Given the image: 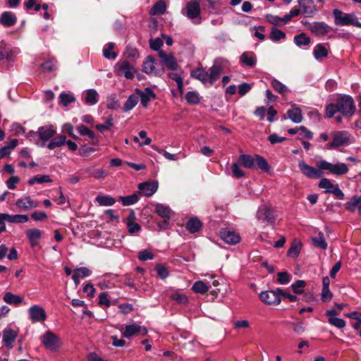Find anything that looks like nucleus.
<instances>
[{"instance_id": "1", "label": "nucleus", "mask_w": 361, "mask_h": 361, "mask_svg": "<svg viewBox=\"0 0 361 361\" xmlns=\"http://www.w3.org/2000/svg\"><path fill=\"white\" fill-rule=\"evenodd\" d=\"M298 166L302 174L309 178L322 177L323 173L322 171H328L331 174L336 176H342L348 171V167L344 163L331 164L325 160L317 161V169L309 166L304 161H300Z\"/></svg>"}, {"instance_id": "2", "label": "nucleus", "mask_w": 361, "mask_h": 361, "mask_svg": "<svg viewBox=\"0 0 361 361\" xmlns=\"http://www.w3.org/2000/svg\"><path fill=\"white\" fill-rule=\"evenodd\" d=\"M355 111V106L353 98L348 95L340 97L336 104H330L326 107V116L331 118L336 112L348 116H352Z\"/></svg>"}, {"instance_id": "3", "label": "nucleus", "mask_w": 361, "mask_h": 361, "mask_svg": "<svg viewBox=\"0 0 361 361\" xmlns=\"http://www.w3.org/2000/svg\"><path fill=\"white\" fill-rule=\"evenodd\" d=\"M238 164L247 169H254L257 166L265 172H268L269 170V166L267 160L258 154L253 157L245 154H240L238 158Z\"/></svg>"}, {"instance_id": "4", "label": "nucleus", "mask_w": 361, "mask_h": 361, "mask_svg": "<svg viewBox=\"0 0 361 361\" xmlns=\"http://www.w3.org/2000/svg\"><path fill=\"white\" fill-rule=\"evenodd\" d=\"M335 24L340 26L353 25L361 27V23L358 21L357 18L353 13H345L339 9L333 11Z\"/></svg>"}, {"instance_id": "5", "label": "nucleus", "mask_w": 361, "mask_h": 361, "mask_svg": "<svg viewBox=\"0 0 361 361\" xmlns=\"http://www.w3.org/2000/svg\"><path fill=\"white\" fill-rule=\"evenodd\" d=\"M351 138L352 137L348 131H335L332 134V141L327 145L326 147L332 149L347 146L352 143Z\"/></svg>"}, {"instance_id": "6", "label": "nucleus", "mask_w": 361, "mask_h": 361, "mask_svg": "<svg viewBox=\"0 0 361 361\" xmlns=\"http://www.w3.org/2000/svg\"><path fill=\"white\" fill-rule=\"evenodd\" d=\"M43 345L49 350L58 351L62 345L61 338L51 331H47L40 338Z\"/></svg>"}, {"instance_id": "7", "label": "nucleus", "mask_w": 361, "mask_h": 361, "mask_svg": "<svg viewBox=\"0 0 361 361\" xmlns=\"http://www.w3.org/2000/svg\"><path fill=\"white\" fill-rule=\"evenodd\" d=\"M114 71L118 76H124L126 79H133L136 73V69L126 60L118 61L115 66Z\"/></svg>"}, {"instance_id": "8", "label": "nucleus", "mask_w": 361, "mask_h": 361, "mask_svg": "<svg viewBox=\"0 0 361 361\" xmlns=\"http://www.w3.org/2000/svg\"><path fill=\"white\" fill-rule=\"evenodd\" d=\"M200 13V5L196 1H190L188 2L185 10L182 11V13L185 15L189 19L194 20L195 24L201 23Z\"/></svg>"}, {"instance_id": "9", "label": "nucleus", "mask_w": 361, "mask_h": 361, "mask_svg": "<svg viewBox=\"0 0 361 361\" xmlns=\"http://www.w3.org/2000/svg\"><path fill=\"white\" fill-rule=\"evenodd\" d=\"M281 288L262 291L259 294L260 300L268 305H277L281 302Z\"/></svg>"}, {"instance_id": "10", "label": "nucleus", "mask_w": 361, "mask_h": 361, "mask_svg": "<svg viewBox=\"0 0 361 361\" xmlns=\"http://www.w3.org/2000/svg\"><path fill=\"white\" fill-rule=\"evenodd\" d=\"M142 67L143 71L148 75L151 74L156 76H161L164 73L162 66L161 68H156L155 60L152 56H148L146 58L143 62Z\"/></svg>"}, {"instance_id": "11", "label": "nucleus", "mask_w": 361, "mask_h": 361, "mask_svg": "<svg viewBox=\"0 0 361 361\" xmlns=\"http://www.w3.org/2000/svg\"><path fill=\"white\" fill-rule=\"evenodd\" d=\"M30 319L33 322H43L47 319V314L44 307L35 305L28 309Z\"/></svg>"}, {"instance_id": "12", "label": "nucleus", "mask_w": 361, "mask_h": 361, "mask_svg": "<svg viewBox=\"0 0 361 361\" xmlns=\"http://www.w3.org/2000/svg\"><path fill=\"white\" fill-rule=\"evenodd\" d=\"M300 13L306 18L313 17L317 12L316 5L312 0H298Z\"/></svg>"}, {"instance_id": "13", "label": "nucleus", "mask_w": 361, "mask_h": 361, "mask_svg": "<svg viewBox=\"0 0 361 361\" xmlns=\"http://www.w3.org/2000/svg\"><path fill=\"white\" fill-rule=\"evenodd\" d=\"M256 217L258 220L267 221L269 223H274L275 221L273 210L267 204H263L259 207Z\"/></svg>"}, {"instance_id": "14", "label": "nucleus", "mask_w": 361, "mask_h": 361, "mask_svg": "<svg viewBox=\"0 0 361 361\" xmlns=\"http://www.w3.org/2000/svg\"><path fill=\"white\" fill-rule=\"evenodd\" d=\"M331 30V27L324 22H313L310 24V31L317 37H324Z\"/></svg>"}, {"instance_id": "15", "label": "nucleus", "mask_w": 361, "mask_h": 361, "mask_svg": "<svg viewBox=\"0 0 361 361\" xmlns=\"http://www.w3.org/2000/svg\"><path fill=\"white\" fill-rule=\"evenodd\" d=\"M29 218L25 214H15L11 215L8 214H0V224H3V221H8L9 223H26L28 221Z\"/></svg>"}, {"instance_id": "16", "label": "nucleus", "mask_w": 361, "mask_h": 361, "mask_svg": "<svg viewBox=\"0 0 361 361\" xmlns=\"http://www.w3.org/2000/svg\"><path fill=\"white\" fill-rule=\"evenodd\" d=\"M16 205L20 209L27 211L37 207L39 202L32 200L29 196H23L17 200Z\"/></svg>"}, {"instance_id": "17", "label": "nucleus", "mask_w": 361, "mask_h": 361, "mask_svg": "<svg viewBox=\"0 0 361 361\" xmlns=\"http://www.w3.org/2000/svg\"><path fill=\"white\" fill-rule=\"evenodd\" d=\"M31 247L37 246L42 236V231L38 228H30L25 232Z\"/></svg>"}, {"instance_id": "18", "label": "nucleus", "mask_w": 361, "mask_h": 361, "mask_svg": "<svg viewBox=\"0 0 361 361\" xmlns=\"http://www.w3.org/2000/svg\"><path fill=\"white\" fill-rule=\"evenodd\" d=\"M135 92L140 97L141 104L144 107H147L149 102L156 97L155 93L149 87L145 88L144 91H142L139 89H135Z\"/></svg>"}, {"instance_id": "19", "label": "nucleus", "mask_w": 361, "mask_h": 361, "mask_svg": "<svg viewBox=\"0 0 361 361\" xmlns=\"http://www.w3.org/2000/svg\"><path fill=\"white\" fill-rule=\"evenodd\" d=\"M18 331L12 329H5L3 332L2 339L5 345L8 348L11 349L13 348V344L15 342L16 338L18 337Z\"/></svg>"}, {"instance_id": "20", "label": "nucleus", "mask_w": 361, "mask_h": 361, "mask_svg": "<svg viewBox=\"0 0 361 361\" xmlns=\"http://www.w3.org/2000/svg\"><path fill=\"white\" fill-rule=\"evenodd\" d=\"M159 56L161 58V61L167 68L171 71H175L178 68L177 60L173 54H166L163 50L159 51Z\"/></svg>"}, {"instance_id": "21", "label": "nucleus", "mask_w": 361, "mask_h": 361, "mask_svg": "<svg viewBox=\"0 0 361 361\" xmlns=\"http://www.w3.org/2000/svg\"><path fill=\"white\" fill-rule=\"evenodd\" d=\"M158 189V183L154 182H145L139 185V190L140 192L147 197L152 196L154 194Z\"/></svg>"}, {"instance_id": "22", "label": "nucleus", "mask_w": 361, "mask_h": 361, "mask_svg": "<svg viewBox=\"0 0 361 361\" xmlns=\"http://www.w3.org/2000/svg\"><path fill=\"white\" fill-rule=\"evenodd\" d=\"M221 239L228 244L235 245L240 242V237L235 231L230 230H224L221 232Z\"/></svg>"}, {"instance_id": "23", "label": "nucleus", "mask_w": 361, "mask_h": 361, "mask_svg": "<svg viewBox=\"0 0 361 361\" xmlns=\"http://www.w3.org/2000/svg\"><path fill=\"white\" fill-rule=\"evenodd\" d=\"M223 69L224 66L221 62L215 61L209 73L210 85H212L219 79Z\"/></svg>"}, {"instance_id": "24", "label": "nucleus", "mask_w": 361, "mask_h": 361, "mask_svg": "<svg viewBox=\"0 0 361 361\" xmlns=\"http://www.w3.org/2000/svg\"><path fill=\"white\" fill-rule=\"evenodd\" d=\"M138 333H140L142 335H146L147 334V330L145 327H142L136 324H133L126 326L123 336L126 338H130Z\"/></svg>"}, {"instance_id": "25", "label": "nucleus", "mask_w": 361, "mask_h": 361, "mask_svg": "<svg viewBox=\"0 0 361 361\" xmlns=\"http://www.w3.org/2000/svg\"><path fill=\"white\" fill-rule=\"evenodd\" d=\"M56 133L54 126L47 125L42 126L38 129V133L40 139L45 142L51 139Z\"/></svg>"}, {"instance_id": "26", "label": "nucleus", "mask_w": 361, "mask_h": 361, "mask_svg": "<svg viewBox=\"0 0 361 361\" xmlns=\"http://www.w3.org/2000/svg\"><path fill=\"white\" fill-rule=\"evenodd\" d=\"M190 76L200 80L204 85L209 84V73L202 67L192 70L190 72Z\"/></svg>"}, {"instance_id": "27", "label": "nucleus", "mask_w": 361, "mask_h": 361, "mask_svg": "<svg viewBox=\"0 0 361 361\" xmlns=\"http://www.w3.org/2000/svg\"><path fill=\"white\" fill-rule=\"evenodd\" d=\"M0 22L6 27H11L16 23L17 18L13 13L11 11H5L1 15Z\"/></svg>"}, {"instance_id": "28", "label": "nucleus", "mask_w": 361, "mask_h": 361, "mask_svg": "<svg viewBox=\"0 0 361 361\" xmlns=\"http://www.w3.org/2000/svg\"><path fill=\"white\" fill-rule=\"evenodd\" d=\"M313 55L316 60L326 58L329 55V50L324 44H317L313 49Z\"/></svg>"}, {"instance_id": "29", "label": "nucleus", "mask_w": 361, "mask_h": 361, "mask_svg": "<svg viewBox=\"0 0 361 361\" xmlns=\"http://www.w3.org/2000/svg\"><path fill=\"white\" fill-rule=\"evenodd\" d=\"M287 114L288 118L295 123H300L302 121V115L301 109L296 105H293V109L288 110Z\"/></svg>"}, {"instance_id": "30", "label": "nucleus", "mask_w": 361, "mask_h": 361, "mask_svg": "<svg viewBox=\"0 0 361 361\" xmlns=\"http://www.w3.org/2000/svg\"><path fill=\"white\" fill-rule=\"evenodd\" d=\"M345 209L350 212L358 209L359 212H361V195L353 196L349 202H346Z\"/></svg>"}, {"instance_id": "31", "label": "nucleus", "mask_w": 361, "mask_h": 361, "mask_svg": "<svg viewBox=\"0 0 361 361\" xmlns=\"http://www.w3.org/2000/svg\"><path fill=\"white\" fill-rule=\"evenodd\" d=\"M294 43L299 47H307L311 43V39L305 33L297 35L293 39Z\"/></svg>"}, {"instance_id": "32", "label": "nucleus", "mask_w": 361, "mask_h": 361, "mask_svg": "<svg viewBox=\"0 0 361 361\" xmlns=\"http://www.w3.org/2000/svg\"><path fill=\"white\" fill-rule=\"evenodd\" d=\"M155 210L159 216L166 219L164 223H166V220L170 219L171 209L169 207L161 204H157L155 207Z\"/></svg>"}, {"instance_id": "33", "label": "nucleus", "mask_w": 361, "mask_h": 361, "mask_svg": "<svg viewBox=\"0 0 361 361\" xmlns=\"http://www.w3.org/2000/svg\"><path fill=\"white\" fill-rule=\"evenodd\" d=\"M3 300L8 304H13L16 305H19L23 301V298L19 295H14L11 292H7L4 294Z\"/></svg>"}, {"instance_id": "34", "label": "nucleus", "mask_w": 361, "mask_h": 361, "mask_svg": "<svg viewBox=\"0 0 361 361\" xmlns=\"http://www.w3.org/2000/svg\"><path fill=\"white\" fill-rule=\"evenodd\" d=\"M135 214L132 212L127 219V228L130 233H137L140 230V226L134 221Z\"/></svg>"}, {"instance_id": "35", "label": "nucleus", "mask_w": 361, "mask_h": 361, "mask_svg": "<svg viewBox=\"0 0 361 361\" xmlns=\"http://www.w3.org/2000/svg\"><path fill=\"white\" fill-rule=\"evenodd\" d=\"M166 5L163 0L157 1L150 9V14L153 16L162 15L165 13Z\"/></svg>"}, {"instance_id": "36", "label": "nucleus", "mask_w": 361, "mask_h": 361, "mask_svg": "<svg viewBox=\"0 0 361 361\" xmlns=\"http://www.w3.org/2000/svg\"><path fill=\"white\" fill-rule=\"evenodd\" d=\"M97 202L100 206H112L116 203V200L109 195H98L96 197Z\"/></svg>"}, {"instance_id": "37", "label": "nucleus", "mask_w": 361, "mask_h": 361, "mask_svg": "<svg viewBox=\"0 0 361 361\" xmlns=\"http://www.w3.org/2000/svg\"><path fill=\"white\" fill-rule=\"evenodd\" d=\"M312 241L313 245L317 247H319L322 250L327 248V243L324 239V234L321 232L318 233L317 236L312 238Z\"/></svg>"}, {"instance_id": "38", "label": "nucleus", "mask_w": 361, "mask_h": 361, "mask_svg": "<svg viewBox=\"0 0 361 361\" xmlns=\"http://www.w3.org/2000/svg\"><path fill=\"white\" fill-rule=\"evenodd\" d=\"M240 61L248 66H254L256 63V57L252 53L244 52L240 56Z\"/></svg>"}, {"instance_id": "39", "label": "nucleus", "mask_w": 361, "mask_h": 361, "mask_svg": "<svg viewBox=\"0 0 361 361\" xmlns=\"http://www.w3.org/2000/svg\"><path fill=\"white\" fill-rule=\"evenodd\" d=\"M139 100V97L136 96L135 94H131L128 97L126 102L124 104L123 106V111L125 112L129 111L131 109H133L136 104H137Z\"/></svg>"}, {"instance_id": "40", "label": "nucleus", "mask_w": 361, "mask_h": 361, "mask_svg": "<svg viewBox=\"0 0 361 361\" xmlns=\"http://www.w3.org/2000/svg\"><path fill=\"white\" fill-rule=\"evenodd\" d=\"M202 226V224L197 218L190 219L186 224V228L190 233L197 232Z\"/></svg>"}, {"instance_id": "41", "label": "nucleus", "mask_w": 361, "mask_h": 361, "mask_svg": "<svg viewBox=\"0 0 361 361\" xmlns=\"http://www.w3.org/2000/svg\"><path fill=\"white\" fill-rule=\"evenodd\" d=\"M99 95L96 90H88L86 92L85 102L90 105H94L98 102Z\"/></svg>"}, {"instance_id": "42", "label": "nucleus", "mask_w": 361, "mask_h": 361, "mask_svg": "<svg viewBox=\"0 0 361 361\" xmlns=\"http://www.w3.org/2000/svg\"><path fill=\"white\" fill-rule=\"evenodd\" d=\"M66 143V137L60 135L52 139L48 144L47 147L49 149H54L56 147H59Z\"/></svg>"}, {"instance_id": "43", "label": "nucleus", "mask_w": 361, "mask_h": 361, "mask_svg": "<svg viewBox=\"0 0 361 361\" xmlns=\"http://www.w3.org/2000/svg\"><path fill=\"white\" fill-rule=\"evenodd\" d=\"M271 87L279 93L281 94H285L288 92V87L281 83L280 81L276 79H273L271 82Z\"/></svg>"}, {"instance_id": "44", "label": "nucleus", "mask_w": 361, "mask_h": 361, "mask_svg": "<svg viewBox=\"0 0 361 361\" xmlns=\"http://www.w3.org/2000/svg\"><path fill=\"white\" fill-rule=\"evenodd\" d=\"M285 38H286V34L283 31H282L278 28H276V27H273L271 30L270 39L272 41L277 42L281 39H284Z\"/></svg>"}, {"instance_id": "45", "label": "nucleus", "mask_w": 361, "mask_h": 361, "mask_svg": "<svg viewBox=\"0 0 361 361\" xmlns=\"http://www.w3.org/2000/svg\"><path fill=\"white\" fill-rule=\"evenodd\" d=\"M114 48V43L109 42L103 50V54L105 58L108 59H115L117 57V54L113 51Z\"/></svg>"}, {"instance_id": "46", "label": "nucleus", "mask_w": 361, "mask_h": 361, "mask_svg": "<svg viewBox=\"0 0 361 361\" xmlns=\"http://www.w3.org/2000/svg\"><path fill=\"white\" fill-rule=\"evenodd\" d=\"M87 171L90 176L96 179L104 178L107 175V172L102 169H88Z\"/></svg>"}, {"instance_id": "47", "label": "nucleus", "mask_w": 361, "mask_h": 361, "mask_svg": "<svg viewBox=\"0 0 361 361\" xmlns=\"http://www.w3.org/2000/svg\"><path fill=\"white\" fill-rule=\"evenodd\" d=\"M192 290L197 293H205L209 290V286L202 281H196L192 286Z\"/></svg>"}, {"instance_id": "48", "label": "nucleus", "mask_w": 361, "mask_h": 361, "mask_svg": "<svg viewBox=\"0 0 361 361\" xmlns=\"http://www.w3.org/2000/svg\"><path fill=\"white\" fill-rule=\"evenodd\" d=\"M120 200L124 206H129L136 203L139 198L137 195L133 194L128 196L120 197Z\"/></svg>"}, {"instance_id": "49", "label": "nucleus", "mask_w": 361, "mask_h": 361, "mask_svg": "<svg viewBox=\"0 0 361 361\" xmlns=\"http://www.w3.org/2000/svg\"><path fill=\"white\" fill-rule=\"evenodd\" d=\"M52 180L48 175H44L40 177L34 176L28 180L30 185H34L35 183H51Z\"/></svg>"}, {"instance_id": "50", "label": "nucleus", "mask_w": 361, "mask_h": 361, "mask_svg": "<svg viewBox=\"0 0 361 361\" xmlns=\"http://www.w3.org/2000/svg\"><path fill=\"white\" fill-rule=\"evenodd\" d=\"M301 245L300 243H294L289 248L287 255L288 257L296 258L300 252Z\"/></svg>"}, {"instance_id": "51", "label": "nucleus", "mask_w": 361, "mask_h": 361, "mask_svg": "<svg viewBox=\"0 0 361 361\" xmlns=\"http://www.w3.org/2000/svg\"><path fill=\"white\" fill-rule=\"evenodd\" d=\"M170 298L180 305H185L188 301L187 296L179 292L171 293Z\"/></svg>"}, {"instance_id": "52", "label": "nucleus", "mask_w": 361, "mask_h": 361, "mask_svg": "<svg viewBox=\"0 0 361 361\" xmlns=\"http://www.w3.org/2000/svg\"><path fill=\"white\" fill-rule=\"evenodd\" d=\"M336 185H334L331 180L326 178H322L319 183V187L320 188L325 189V192H330V190H332Z\"/></svg>"}, {"instance_id": "53", "label": "nucleus", "mask_w": 361, "mask_h": 361, "mask_svg": "<svg viewBox=\"0 0 361 361\" xmlns=\"http://www.w3.org/2000/svg\"><path fill=\"white\" fill-rule=\"evenodd\" d=\"M60 103L64 106H68L70 103L75 102V97L71 94L63 92L59 96Z\"/></svg>"}, {"instance_id": "54", "label": "nucleus", "mask_w": 361, "mask_h": 361, "mask_svg": "<svg viewBox=\"0 0 361 361\" xmlns=\"http://www.w3.org/2000/svg\"><path fill=\"white\" fill-rule=\"evenodd\" d=\"M306 286V282L303 280H298L291 285L293 290L295 294H301L303 292V288Z\"/></svg>"}, {"instance_id": "55", "label": "nucleus", "mask_w": 361, "mask_h": 361, "mask_svg": "<svg viewBox=\"0 0 361 361\" xmlns=\"http://www.w3.org/2000/svg\"><path fill=\"white\" fill-rule=\"evenodd\" d=\"M328 321L329 324L338 329H342L345 326V320L338 317H331L329 318Z\"/></svg>"}, {"instance_id": "56", "label": "nucleus", "mask_w": 361, "mask_h": 361, "mask_svg": "<svg viewBox=\"0 0 361 361\" xmlns=\"http://www.w3.org/2000/svg\"><path fill=\"white\" fill-rule=\"evenodd\" d=\"M277 281L282 285L288 284L290 281V275L286 271L277 273Z\"/></svg>"}, {"instance_id": "57", "label": "nucleus", "mask_w": 361, "mask_h": 361, "mask_svg": "<svg viewBox=\"0 0 361 361\" xmlns=\"http://www.w3.org/2000/svg\"><path fill=\"white\" fill-rule=\"evenodd\" d=\"M185 99L188 103L192 104H196L200 102L198 94L193 91L188 92L186 94Z\"/></svg>"}, {"instance_id": "58", "label": "nucleus", "mask_w": 361, "mask_h": 361, "mask_svg": "<svg viewBox=\"0 0 361 361\" xmlns=\"http://www.w3.org/2000/svg\"><path fill=\"white\" fill-rule=\"evenodd\" d=\"M74 274L82 279L90 276L92 271L87 267H80L74 270Z\"/></svg>"}, {"instance_id": "59", "label": "nucleus", "mask_w": 361, "mask_h": 361, "mask_svg": "<svg viewBox=\"0 0 361 361\" xmlns=\"http://www.w3.org/2000/svg\"><path fill=\"white\" fill-rule=\"evenodd\" d=\"M265 19L271 25H274L275 26H282L281 19L279 16H274L271 14H267L265 16Z\"/></svg>"}, {"instance_id": "60", "label": "nucleus", "mask_w": 361, "mask_h": 361, "mask_svg": "<svg viewBox=\"0 0 361 361\" xmlns=\"http://www.w3.org/2000/svg\"><path fill=\"white\" fill-rule=\"evenodd\" d=\"M233 176L235 178H240L245 176V172L239 167L238 163H233L232 165Z\"/></svg>"}, {"instance_id": "61", "label": "nucleus", "mask_w": 361, "mask_h": 361, "mask_svg": "<svg viewBox=\"0 0 361 361\" xmlns=\"http://www.w3.org/2000/svg\"><path fill=\"white\" fill-rule=\"evenodd\" d=\"M154 254L147 250H141L138 253V258L141 261H147L154 258Z\"/></svg>"}, {"instance_id": "62", "label": "nucleus", "mask_w": 361, "mask_h": 361, "mask_svg": "<svg viewBox=\"0 0 361 361\" xmlns=\"http://www.w3.org/2000/svg\"><path fill=\"white\" fill-rule=\"evenodd\" d=\"M78 131L82 135H87L91 139L94 138V133L85 126H78Z\"/></svg>"}, {"instance_id": "63", "label": "nucleus", "mask_w": 361, "mask_h": 361, "mask_svg": "<svg viewBox=\"0 0 361 361\" xmlns=\"http://www.w3.org/2000/svg\"><path fill=\"white\" fill-rule=\"evenodd\" d=\"M99 305H104L106 307H110L111 301L107 298V293L105 292L100 293L99 295Z\"/></svg>"}, {"instance_id": "64", "label": "nucleus", "mask_w": 361, "mask_h": 361, "mask_svg": "<svg viewBox=\"0 0 361 361\" xmlns=\"http://www.w3.org/2000/svg\"><path fill=\"white\" fill-rule=\"evenodd\" d=\"M150 48L154 51H161L160 48L163 45V41L159 38L151 39L149 41Z\"/></svg>"}]
</instances>
